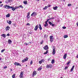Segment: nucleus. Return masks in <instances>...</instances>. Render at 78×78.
Returning <instances> with one entry per match:
<instances>
[{
    "instance_id": "nucleus-1",
    "label": "nucleus",
    "mask_w": 78,
    "mask_h": 78,
    "mask_svg": "<svg viewBox=\"0 0 78 78\" xmlns=\"http://www.w3.org/2000/svg\"><path fill=\"white\" fill-rule=\"evenodd\" d=\"M4 8H6V9H12V10L13 11H14L16 9H17V7H15V8L14 7L10 6L8 5H4L3 6Z\"/></svg>"
},
{
    "instance_id": "nucleus-2",
    "label": "nucleus",
    "mask_w": 78,
    "mask_h": 78,
    "mask_svg": "<svg viewBox=\"0 0 78 78\" xmlns=\"http://www.w3.org/2000/svg\"><path fill=\"white\" fill-rule=\"evenodd\" d=\"M55 53L56 51H55V46H53V47L52 54L53 55H55Z\"/></svg>"
},
{
    "instance_id": "nucleus-3",
    "label": "nucleus",
    "mask_w": 78,
    "mask_h": 78,
    "mask_svg": "<svg viewBox=\"0 0 78 78\" xmlns=\"http://www.w3.org/2000/svg\"><path fill=\"white\" fill-rule=\"evenodd\" d=\"M14 64L16 66H20L22 67V65H21V64H20L19 63L15 62L14 63Z\"/></svg>"
},
{
    "instance_id": "nucleus-4",
    "label": "nucleus",
    "mask_w": 78,
    "mask_h": 78,
    "mask_svg": "<svg viewBox=\"0 0 78 78\" xmlns=\"http://www.w3.org/2000/svg\"><path fill=\"white\" fill-rule=\"evenodd\" d=\"M23 72H21L20 75L19 76L20 78H23Z\"/></svg>"
},
{
    "instance_id": "nucleus-5",
    "label": "nucleus",
    "mask_w": 78,
    "mask_h": 78,
    "mask_svg": "<svg viewBox=\"0 0 78 78\" xmlns=\"http://www.w3.org/2000/svg\"><path fill=\"white\" fill-rule=\"evenodd\" d=\"M46 68L47 69H49V68H51L52 67V65H47L46 66Z\"/></svg>"
},
{
    "instance_id": "nucleus-6",
    "label": "nucleus",
    "mask_w": 78,
    "mask_h": 78,
    "mask_svg": "<svg viewBox=\"0 0 78 78\" xmlns=\"http://www.w3.org/2000/svg\"><path fill=\"white\" fill-rule=\"evenodd\" d=\"M44 48L45 50H47L48 49V45H46L44 47Z\"/></svg>"
},
{
    "instance_id": "nucleus-7",
    "label": "nucleus",
    "mask_w": 78,
    "mask_h": 78,
    "mask_svg": "<svg viewBox=\"0 0 78 78\" xmlns=\"http://www.w3.org/2000/svg\"><path fill=\"white\" fill-rule=\"evenodd\" d=\"M28 60V57H26V58L23 59L22 61V62H25V61H27Z\"/></svg>"
},
{
    "instance_id": "nucleus-8",
    "label": "nucleus",
    "mask_w": 78,
    "mask_h": 78,
    "mask_svg": "<svg viewBox=\"0 0 78 78\" xmlns=\"http://www.w3.org/2000/svg\"><path fill=\"white\" fill-rule=\"evenodd\" d=\"M36 71H33V75L32 76L34 77L35 75H36L37 74Z\"/></svg>"
},
{
    "instance_id": "nucleus-9",
    "label": "nucleus",
    "mask_w": 78,
    "mask_h": 78,
    "mask_svg": "<svg viewBox=\"0 0 78 78\" xmlns=\"http://www.w3.org/2000/svg\"><path fill=\"white\" fill-rule=\"evenodd\" d=\"M48 23L50 25H51V26H52L53 27H54L55 26V24H52V23H51V22L50 21H49Z\"/></svg>"
},
{
    "instance_id": "nucleus-10",
    "label": "nucleus",
    "mask_w": 78,
    "mask_h": 78,
    "mask_svg": "<svg viewBox=\"0 0 78 78\" xmlns=\"http://www.w3.org/2000/svg\"><path fill=\"white\" fill-rule=\"evenodd\" d=\"M37 16V13L36 12H33L31 15V16Z\"/></svg>"
},
{
    "instance_id": "nucleus-11",
    "label": "nucleus",
    "mask_w": 78,
    "mask_h": 78,
    "mask_svg": "<svg viewBox=\"0 0 78 78\" xmlns=\"http://www.w3.org/2000/svg\"><path fill=\"white\" fill-rule=\"evenodd\" d=\"M37 29H38V25H37L35 27L34 29V30L35 31H37Z\"/></svg>"
},
{
    "instance_id": "nucleus-12",
    "label": "nucleus",
    "mask_w": 78,
    "mask_h": 78,
    "mask_svg": "<svg viewBox=\"0 0 78 78\" xmlns=\"http://www.w3.org/2000/svg\"><path fill=\"white\" fill-rule=\"evenodd\" d=\"M9 29H10V27L9 26H7L5 28L6 31H9Z\"/></svg>"
},
{
    "instance_id": "nucleus-13",
    "label": "nucleus",
    "mask_w": 78,
    "mask_h": 78,
    "mask_svg": "<svg viewBox=\"0 0 78 78\" xmlns=\"http://www.w3.org/2000/svg\"><path fill=\"white\" fill-rule=\"evenodd\" d=\"M38 27L40 30H42V27H41V24H39L38 25Z\"/></svg>"
},
{
    "instance_id": "nucleus-14",
    "label": "nucleus",
    "mask_w": 78,
    "mask_h": 78,
    "mask_svg": "<svg viewBox=\"0 0 78 78\" xmlns=\"http://www.w3.org/2000/svg\"><path fill=\"white\" fill-rule=\"evenodd\" d=\"M8 43L9 44H12V41L10 39H9L8 41Z\"/></svg>"
},
{
    "instance_id": "nucleus-15",
    "label": "nucleus",
    "mask_w": 78,
    "mask_h": 78,
    "mask_svg": "<svg viewBox=\"0 0 78 78\" xmlns=\"http://www.w3.org/2000/svg\"><path fill=\"white\" fill-rule=\"evenodd\" d=\"M66 58H67V54H65L63 56V59H66Z\"/></svg>"
},
{
    "instance_id": "nucleus-16",
    "label": "nucleus",
    "mask_w": 78,
    "mask_h": 78,
    "mask_svg": "<svg viewBox=\"0 0 78 78\" xmlns=\"http://www.w3.org/2000/svg\"><path fill=\"white\" fill-rule=\"evenodd\" d=\"M42 69V66H40L38 69L37 70H38V71H41Z\"/></svg>"
},
{
    "instance_id": "nucleus-17",
    "label": "nucleus",
    "mask_w": 78,
    "mask_h": 78,
    "mask_svg": "<svg viewBox=\"0 0 78 78\" xmlns=\"http://www.w3.org/2000/svg\"><path fill=\"white\" fill-rule=\"evenodd\" d=\"M74 67H75V66H73L71 68V70H70L71 72L73 71V69H74Z\"/></svg>"
},
{
    "instance_id": "nucleus-18",
    "label": "nucleus",
    "mask_w": 78,
    "mask_h": 78,
    "mask_svg": "<svg viewBox=\"0 0 78 78\" xmlns=\"http://www.w3.org/2000/svg\"><path fill=\"white\" fill-rule=\"evenodd\" d=\"M1 36H2L4 38H5L6 37V35H5V34H2L1 35Z\"/></svg>"
},
{
    "instance_id": "nucleus-19",
    "label": "nucleus",
    "mask_w": 78,
    "mask_h": 78,
    "mask_svg": "<svg viewBox=\"0 0 78 78\" xmlns=\"http://www.w3.org/2000/svg\"><path fill=\"white\" fill-rule=\"evenodd\" d=\"M57 8H58V6H56L55 7H54L53 8V9H54V10H56V9H57Z\"/></svg>"
},
{
    "instance_id": "nucleus-20",
    "label": "nucleus",
    "mask_w": 78,
    "mask_h": 78,
    "mask_svg": "<svg viewBox=\"0 0 78 78\" xmlns=\"http://www.w3.org/2000/svg\"><path fill=\"white\" fill-rule=\"evenodd\" d=\"M23 3L25 5H27V4H28V3H27V1H23Z\"/></svg>"
},
{
    "instance_id": "nucleus-21",
    "label": "nucleus",
    "mask_w": 78,
    "mask_h": 78,
    "mask_svg": "<svg viewBox=\"0 0 78 78\" xmlns=\"http://www.w3.org/2000/svg\"><path fill=\"white\" fill-rule=\"evenodd\" d=\"M63 37L64 38H67V37H68V35H65L63 36Z\"/></svg>"
},
{
    "instance_id": "nucleus-22",
    "label": "nucleus",
    "mask_w": 78,
    "mask_h": 78,
    "mask_svg": "<svg viewBox=\"0 0 78 78\" xmlns=\"http://www.w3.org/2000/svg\"><path fill=\"white\" fill-rule=\"evenodd\" d=\"M51 63L52 64H54V63H55V60L52 59L51 61Z\"/></svg>"
},
{
    "instance_id": "nucleus-23",
    "label": "nucleus",
    "mask_w": 78,
    "mask_h": 78,
    "mask_svg": "<svg viewBox=\"0 0 78 78\" xmlns=\"http://www.w3.org/2000/svg\"><path fill=\"white\" fill-rule=\"evenodd\" d=\"M47 8H48V7H47V6H45L44 8H43V9L44 10H45V9H47Z\"/></svg>"
},
{
    "instance_id": "nucleus-24",
    "label": "nucleus",
    "mask_w": 78,
    "mask_h": 78,
    "mask_svg": "<svg viewBox=\"0 0 78 78\" xmlns=\"http://www.w3.org/2000/svg\"><path fill=\"white\" fill-rule=\"evenodd\" d=\"M9 16H10V14H9V13L8 14L6 15V17H9Z\"/></svg>"
},
{
    "instance_id": "nucleus-25",
    "label": "nucleus",
    "mask_w": 78,
    "mask_h": 78,
    "mask_svg": "<svg viewBox=\"0 0 78 78\" xmlns=\"http://www.w3.org/2000/svg\"><path fill=\"white\" fill-rule=\"evenodd\" d=\"M15 76L16 74H13V75L12 76V78H15Z\"/></svg>"
},
{
    "instance_id": "nucleus-26",
    "label": "nucleus",
    "mask_w": 78,
    "mask_h": 78,
    "mask_svg": "<svg viewBox=\"0 0 78 78\" xmlns=\"http://www.w3.org/2000/svg\"><path fill=\"white\" fill-rule=\"evenodd\" d=\"M49 38L50 39H53V36H50Z\"/></svg>"
},
{
    "instance_id": "nucleus-27",
    "label": "nucleus",
    "mask_w": 78,
    "mask_h": 78,
    "mask_svg": "<svg viewBox=\"0 0 78 78\" xmlns=\"http://www.w3.org/2000/svg\"><path fill=\"white\" fill-rule=\"evenodd\" d=\"M53 38H51V39H50V41L51 42H53Z\"/></svg>"
},
{
    "instance_id": "nucleus-28",
    "label": "nucleus",
    "mask_w": 78,
    "mask_h": 78,
    "mask_svg": "<svg viewBox=\"0 0 78 78\" xmlns=\"http://www.w3.org/2000/svg\"><path fill=\"white\" fill-rule=\"evenodd\" d=\"M12 23V22L10 20L9 21V25H11Z\"/></svg>"
},
{
    "instance_id": "nucleus-29",
    "label": "nucleus",
    "mask_w": 78,
    "mask_h": 78,
    "mask_svg": "<svg viewBox=\"0 0 78 78\" xmlns=\"http://www.w3.org/2000/svg\"><path fill=\"white\" fill-rule=\"evenodd\" d=\"M30 17V15H27V19H29Z\"/></svg>"
},
{
    "instance_id": "nucleus-30",
    "label": "nucleus",
    "mask_w": 78,
    "mask_h": 78,
    "mask_svg": "<svg viewBox=\"0 0 78 78\" xmlns=\"http://www.w3.org/2000/svg\"><path fill=\"white\" fill-rule=\"evenodd\" d=\"M5 50V49H2L1 51V53H3V51H4Z\"/></svg>"
},
{
    "instance_id": "nucleus-31",
    "label": "nucleus",
    "mask_w": 78,
    "mask_h": 78,
    "mask_svg": "<svg viewBox=\"0 0 78 78\" xmlns=\"http://www.w3.org/2000/svg\"><path fill=\"white\" fill-rule=\"evenodd\" d=\"M47 22H48L47 21H46L45 22V23L46 25V26H48V23H47Z\"/></svg>"
},
{
    "instance_id": "nucleus-32",
    "label": "nucleus",
    "mask_w": 78,
    "mask_h": 78,
    "mask_svg": "<svg viewBox=\"0 0 78 78\" xmlns=\"http://www.w3.org/2000/svg\"><path fill=\"white\" fill-rule=\"evenodd\" d=\"M19 6H20V8H22V9H23V7L22 5H20Z\"/></svg>"
},
{
    "instance_id": "nucleus-33",
    "label": "nucleus",
    "mask_w": 78,
    "mask_h": 78,
    "mask_svg": "<svg viewBox=\"0 0 78 78\" xmlns=\"http://www.w3.org/2000/svg\"><path fill=\"white\" fill-rule=\"evenodd\" d=\"M70 63V62L69 61L67 63H66V64L67 65H69Z\"/></svg>"
},
{
    "instance_id": "nucleus-34",
    "label": "nucleus",
    "mask_w": 78,
    "mask_h": 78,
    "mask_svg": "<svg viewBox=\"0 0 78 78\" xmlns=\"http://www.w3.org/2000/svg\"><path fill=\"white\" fill-rule=\"evenodd\" d=\"M72 6V4H69L68 5V6Z\"/></svg>"
},
{
    "instance_id": "nucleus-35",
    "label": "nucleus",
    "mask_w": 78,
    "mask_h": 78,
    "mask_svg": "<svg viewBox=\"0 0 78 78\" xmlns=\"http://www.w3.org/2000/svg\"><path fill=\"white\" fill-rule=\"evenodd\" d=\"M41 61L42 62H44L45 61V60H44V59H42Z\"/></svg>"
},
{
    "instance_id": "nucleus-36",
    "label": "nucleus",
    "mask_w": 78,
    "mask_h": 78,
    "mask_svg": "<svg viewBox=\"0 0 78 78\" xmlns=\"http://www.w3.org/2000/svg\"><path fill=\"white\" fill-rule=\"evenodd\" d=\"M24 45H29V44H28L26 42L24 43Z\"/></svg>"
},
{
    "instance_id": "nucleus-37",
    "label": "nucleus",
    "mask_w": 78,
    "mask_h": 78,
    "mask_svg": "<svg viewBox=\"0 0 78 78\" xmlns=\"http://www.w3.org/2000/svg\"><path fill=\"white\" fill-rule=\"evenodd\" d=\"M42 61H39V64H42Z\"/></svg>"
},
{
    "instance_id": "nucleus-38",
    "label": "nucleus",
    "mask_w": 78,
    "mask_h": 78,
    "mask_svg": "<svg viewBox=\"0 0 78 78\" xmlns=\"http://www.w3.org/2000/svg\"><path fill=\"white\" fill-rule=\"evenodd\" d=\"M6 68H7V66H5L4 67L3 69H6Z\"/></svg>"
},
{
    "instance_id": "nucleus-39",
    "label": "nucleus",
    "mask_w": 78,
    "mask_h": 78,
    "mask_svg": "<svg viewBox=\"0 0 78 78\" xmlns=\"http://www.w3.org/2000/svg\"><path fill=\"white\" fill-rule=\"evenodd\" d=\"M49 19H50V20H51L52 19H55V17H51Z\"/></svg>"
},
{
    "instance_id": "nucleus-40",
    "label": "nucleus",
    "mask_w": 78,
    "mask_h": 78,
    "mask_svg": "<svg viewBox=\"0 0 78 78\" xmlns=\"http://www.w3.org/2000/svg\"><path fill=\"white\" fill-rule=\"evenodd\" d=\"M30 64V65H32V64H33V61H31Z\"/></svg>"
},
{
    "instance_id": "nucleus-41",
    "label": "nucleus",
    "mask_w": 78,
    "mask_h": 78,
    "mask_svg": "<svg viewBox=\"0 0 78 78\" xmlns=\"http://www.w3.org/2000/svg\"><path fill=\"white\" fill-rule=\"evenodd\" d=\"M47 6V7H48H48H50V6H51V5L49 4H48V6Z\"/></svg>"
},
{
    "instance_id": "nucleus-42",
    "label": "nucleus",
    "mask_w": 78,
    "mask_h": 78,
    "mask_svg": "<svg viewBox=\"0 0 78 78\" xmlns=\"http://www.w3.org/2000/svg\"><path fill=\"white\" fill-rule=\"evenodd\" d=\"M68 68V66H66L65 68V70H66V69H67Z\"/></svg>"
},
{
    "instance_id": "nucleus-43",
    "label": "nucleus",
    "mask_w": 78,
    "mask_h": 78,
    "mask_svg": "<svg viewBox=\"0 0 78 78\" xmlns=\"http://www.w3.org/2000/svg\"><path fill=\"white\" fill-rule=\"evenodd\" d=\"M3 4H1L0 5V7H2V6H3Z\"/></svg>"
},
{
    "instance_id": "nucleus-44",
    "label": "nucleus",
    "mask_w": 78,
    "mask_h": 78,
    "mask_svg": "<svg viewBox=\"0 0 78 78\" xmlns=\"http://www.w3.org/2000/svg\"><path fill=\"white\" fill-rule=\"evenodd\" d=\"M62 28H63V29H66V27H62Z\"/></svg>"
},
{
    "instance_id": "nucleus-45",
    "label": "nucleus",
    "mask_w": 78,
    "mask_h": 78,
    "mask_svg": "<svg viewBox=\"0 0 78 78\" xmlns=\"http://www.w3.org/2000/svg\"><path fill=\"white\" fill-rule=\"evenodd\" d=\"M49 20H50V18L48 19L47 21V22H48V21H49Z\"/></svg>"
},
{
    "instance_id": "nucleus-46",
    "label": "nucleus",
    "mask_w": 78,
    "mask_h": 78,
    "mask_svg": "<svg viewBox=\"0 0 78 78\" xmlns=\"http://www.w3.org/2000/svg\"><path fill=\"white\" fill-rule=\"evenodd\" d=\"M27 25H29V26H30V23H27Z\"/></svg>"
},
{
    "instance_id": "nucleus-47",
    "label": "nucleus",
    "mask_w": 78,
    "mask_h": 78,
    "mask_svg": "<svg viewBox=\"0 0 78 78\" xmlns=\"http://www.w3.org/2000/svg\"><path fill=\"white\" fill-rule=\"evenodd\" d=\"M30 12H29L28 13L27 15H29V16H30Z\"/></svg>"
},
{
    "instance_id": "nucleus-48",
    "label": "nucleus",
    "mask_w": 78,
    "mask_h": 78,
    "mask_svg": "<svg viewBox=\"0 0 78 78\" xmlns=\"http://www.w3.org/2000/svg\"><path fill=\"white\" fill-rule=\"evenodd\" d=\"M48 50H47L46 51V53H47H47H48Z\"/></svg>"
},
{
    "instance_id": "nucleus-49",
    "label": "nucleus",
    "mask_w": 78,
    "mask_h": 78,
    "mask_svg": "<svg viewBox=\"0 0 78 78\" xmlns=\"http://www.w3.org/2000/svg\"><path fill=\"white\" fill-rule=\"evenodd\" d=\"M40 44H43V41H42L40 42Z\"/></svg>"
},
{
    "instance_id": "nucleus-50",
    "label": "nucleus",
    "mask_w": 78,
    "mask_h": 78,
    "mask_svg": "<svg viewBox=\"0 0 78 78\" xmlns=\"http://www.w3.org/2000/svg\"><path fill=\"white\" fill-rule=\"evenodd\" d=\"M7 36H9V34H8L7 35Z\"/></svg>"
},
{
    "instance_id": "nucleus-51",
    "label": "nucleus",
    "mask_w": 78,
    "mask_h": 78,
    "mask_svg": "<svg viewBox=\"0 0 78 78\" xmlns=\"http://www.w3.org/2000/svg\"><path fill=\"white\" fill-rule=\"evenodd\" d=\"M44 38H45V37H46V35H44Z\"/></svg>"
},
{
    "instance_id": "nucleus-52",
    "label": "nucleus",
    "mask_w": 78,
    "mask_h": 78,
    "mask_svg": "<svg viewBox=\"0 0 78 78\" xmlns=\"http://www.w3.org/2000/svg\"><path fill=\"white\" fill-rule=\"evenodd\" d=\"M44 26L45 27H46L47 26V25L46 24H44Z\"/></svg>"
},
{
    "instance_id": "nucleus-53",
    "label": "nucleus",
    "mask_w": 78,
    "mask_h": 78,
    "mask_svg": "<svg viewBox=\"0 0 78 78\" xmlns=\"http://www.w3.org/2000/svg\"><path fill=\"white\" fill-rule=\"evenodd\" d=\"M44 55H46V54H47L45 52L44 53Z\"/></svg>"
},
{
    "instance_id": "nucleus-54",
    "label": "nucleus",
    "mask_w": 78,
    "mask_h": 78,
    "mask_svg": "<svg viewBox=\"0 0 78 78\" xmlns=\"http://www.w3.org/2000/svg\"><path fill=\"white\" fill-rule=\"evenodd\" d=\"M17 9H18V8H20L19 6L18 7H17Z\"/></svg>"
},
{
    "instance_id": "nucleus-55",
    "label": "nucleus",
    "mask_w": 78,
    "mask_h": 78,
    "mask_svg": "<svg viewBox=\"0 0 78 78\" xmlns=\"http://www.w3.org/2000/svg\"><path fill=\"white\" fill-rule=\"evenodd\" d=\"M2 1L0 2V4H2Z\"/></svg>"
},
{
    "instance_id": "nucleus-56",
    "label": "nucleus",
    "mask_w": 78,
    "mask_h": 78,
    "mask_svg": "<svg viewBox=\"0 0 78 78\" xmlns=\"http://www.w3.org/2000/svg\"><path fill=\"white\" fill-rule=\"evenodd\" d=\"M76 25L77 27H78V22L76 23Z\"/></svg>"
},
{
    "instance_id": "nucleus-57",
    "label": "nucleus",
    "mask_w": 78,
    "mask_h": 78,
    "mask_svg": "<svg viewBox=\"0 0 78 78\" xmlns=\"http://www.w3.org/2000/svg\"><path fill=\"white\" fill-rule=\"evenodd\" d=\"M7 23H9V22H8V21H7Z\"/></svg>"
},
{
    "instance_id": "nucleus-58",
    "label": "nucleus",
    "mask_w": 78,
    "mask_h": 78,
    "mask_svg": "<svg viewBox=\"0 0 78 78\" xmlns=\"http://www.w3.org/2000/svg\"><path fill=\"white\" fill-rule=\"evenodd\" d=\"M12 69H10V71H11V72H12Z\"/></svg>"
},
{
    "instance_id": "nucleus-59",
    "label": "nucleus",
    "mask_w": 78,
    "mask_h": 78,
    "mask_svg": "<svg viewBox=\"0 0 78 78\" xmlns=\"http://www.w3.org/2000/svg\"><path fill=\"white\" fill-rule=\"evenodd\" d=\"M50 16H48V18H50Z\"/></svg>"
},
{
    "instance_id": "nucleus-60",
    "label": "nucleus",
    "mask_w": 78,
    "mask_h": 78,
    "mask_svg": "<svg viewBox=\"0 0 78 78\" xmlns=\"http://www.w3.org/2000/svg\"><path fill=\"white\" fill-rule=\"evenodd\" d=\"M2 60V58H1V57H0V61H1Z\"/></svg>"
},
{
    "instance_id": "nucleus-61",
    "label": "nucleus",
    "mask_w": 78,
    "mask_h": 78,
    "mask_svg": "<svg viewBox=\"0 0 78 78\" xmlns=\"http://www.w3.org/2000/svg\"><path fill=\"white\" fill-rule=\"evenodd\" d=\"M63 2H65V0H63Z\"/></svg>"
},
{
    "instance_id": "nucleus-62",
    "label": "nucleus",
    "mask_w": 78,
    "mask_h": 78,
    "mask_svg": "<svg viewBox=\"0 0 78 78\" xmlns=\"http://www.w3.org/2000/svg\"><path fill=\"white\" fill-rule=\"evenodd\" d=\"M37 1H38V2H39V0H37Z\"/></svg>"
},
{
    "instance_id": "nucleus-63",
    "label": "nucleus",
    "mask_w": 78,
    "mask_h": 78,
    "mask_svg": "<svg viewBox=\"0 0 78 78\" xmlns=\"http://www.w3.org/2000/svg\"><path fill=\"white\" fill-rule=\"evenodd\" d=\"M60 78H62V77H60Z\"/></svg>"
},
{
    "instance_id": "nucleus-64",
    "label": "nucleus",
    "mask_w": 78,
    "mask_h": 78,
    "mask_svg": "<svg viewBox=\"0 0 78 78\" xmlns=\"http://www.w3.org/2000/svg\"><path fill=\"white\" fill-rule=\"evenodd\" d=\"M27 65H26V67H27Z\"/></svg>"
}]
</instances>
